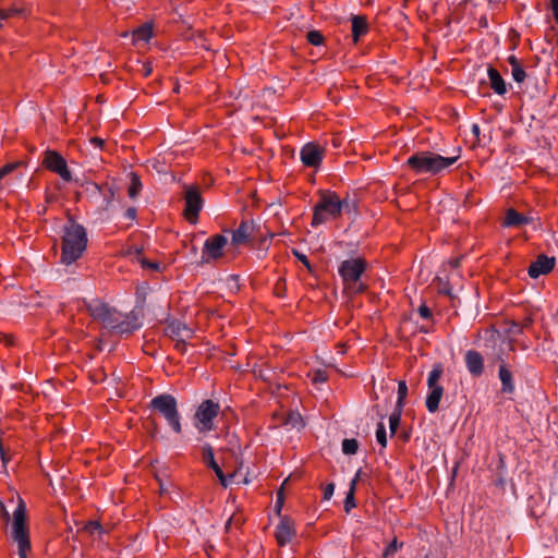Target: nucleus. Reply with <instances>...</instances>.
I'll return each mask as SVG.
<instances>
[{
  "label": "nucleus",
  "instance_id": "nucleus-34",
  "mask_svg": "<svg viewBox=\"0 0 558 558\" xmlns=\"http://www.w3.org/2000/svg\"><path fill=\"white\" fill-rule=\"evenodd\" d=\"M306 39H307V43L313 46H320L325 41L324 35L319 31H316V29L310 31L306 34Z\"/></svg>",
  "mask_w": 558,
  "mask_h": 558
},
{
  "label": "nucleus",
  "instance_id": "nucleus-58",
  "mask_svg": "<svg viewBox=\"0 0 558 558\" xmlns=\"http://www.w3.org/2000/svg\"><path fill=\"white\" fill-rule=\"evenodd\" d=\"M361 477H362V470L360 469V470L355 473L354 477H353V478H352V481H351V483H354V488H355V489H356V484H357V482L361 480Z\"/></svg>",
  "mask_w": 558,
  "mask_h": 558
},
{
  "label": "nucleus",
  "instance_id": "nucleus-31",
  "mask_svg": "<svg viewBox=\"0 0 558 558\" xmlns=\"http://www.w3.org/2000/svg\"><path fill=\"white\" fill-rule=\"evenodd\" d=\"M359 441L355 438H345L342 440V452L348 456H353L359 450Z\"/></svg>",
  "mask_w": 558,
  "mask_h": 558
},
{
  "label": "nucleus",
  "instance_id": "nucleus-9",
  "mask_svg": "<svg viewBox=\"0 0 558 558\" xmlns=\"http://www.w3.org/2000/svg\"><path fill=\"white\" fill-rule=\"evenodd\" d=\"M367 260L364 257L349 258L340 263L339 276L343 286L359 281L367 269Z\"/></svg>",
  "mask_w": 558,
  "mask_h": 558
},
{
  "label": "nucleus",
  "instance_id": "nucleus-4",
  "mask_svg": "<svg viewBox=\"0 0 558 558\" xmlns=\"http://www.w3.org/2000/svg\"><path fill=\"white\" fill-rule=\"evenodd\" d=\"M458 159L459 156L444 157L432 151H418L407 159L404 167L409 168L415 174L428 173L436 175L452 166Z\"/></svg>",
  "mask_w": 558,
  "mask_h": 558
},
{
  "label": "nucleus",
  "instance_id": "nucleus-61",
  "mask_svg": "<svg viewBox=\"0 0 558 558\" xmlns=\"http://www.w3.org/2000/svg\"><path fill=\"white\" fill-rule=\"evenodd\" d=\"M509 325H510V327L507 329V331H508L509 333L519 335V333H518V328H517V327H512L511 322H509Z\"/></svg>",
  "mask_w": 558,
  "mask_h": 558
},
{
  "label": "nucleus",
  "instance_id": "nucleus-59",
  "mask_svg": "<svg viewBox=\"0 0 558 558\" xmlns=\"http://www.w3.org/2000/svg\"><path fill=\"white\" fill-rule=\"evenodd\" d=\"M480 132H481V130H480L478 124H476V123H475V124H473V125H472V133H473L477 138H478V136H480Z\"/></svg>",
  "mask_w": 558,
  "mask_h": 558
},
{
  "label": "nucleus",
  "instance_id": "nucleus-14",
  "mask_svg": "<svg viewBox=\"0 0 558 558\" xmlns=\"http://www.w3.org/2000/svg\"><path fill=\"white\" fill-rule=\"evenodd\" d=\"M32 5L24 1H14L11 5L4 7V0H0V21L10 19H28L32 15Z\"/></svg>",
  "mask_w": 558,
  "mask_h": 558
},
{
  "label": "nucleus",
  "instance_id": "nucleus-26",
  "mask_svg": "<svg viewBox=\"0 0 558 558\" xmlns=\"http://www.w3.org/2000/svg\"><path fill=\"white\" fill-rule=\"evenodd\" d=\"M130 185L128 187V195L130 198H136L142 191V181L136 172H130Z\"/></svg>",
  "mask_w": 558,
  "mask_h": 558
},
{
  "label": "nucleus",
  "instance_id": "nucleus-12",
  "mask_svg": "<svg viewBox=\"0 0 558 558\" xmlns=\"http://www.w3.org/2000/svg\"><path fill=\"white\" fill-rule=\"evenodd\" d=\"M256 225L253 219H242L240 225L230 230L231 244L235 247L241 245H252L255 239Z\"/></svg>",
  "mask_w": 558,
  "mask_h": 558
},
{
  "label": "nucleus",
  "instance_id": "nucleus-24",
  "mask_svg": "<svg viewBox=\"0 0 558 558\" xmlns=\"http://www.w3.org/2000/svg\"><path fill=\"white\" fill-rule=\"evenodd\" d=\"M487 75L490 88L497 95L504 96L508 92V87L499 71L494 66L489 65L487 69Z\"/></svg>",
  "mask_w": 558,
  "mask_h": 558
},
{
  "label": "nucleus",
  "instance_id": "nucleus-53",
  "mask_svg": "<svg viewBox=\"0 0 558 558\" xmlns=\"http://www.w3.org/2000/svg\"><path fill=\"white\" fill-rule=\"evenodd\" d=\"M124 217L130 219L131 221H134L137 217V209L135 207H129L124 211Z\"/></svg>",
  "mask_w": 558,
  "mask_h": 558
},
{
  "label": "nucleus",
  "instance_id": "nucleus-42",
  "mask_svg": "<svg viewBox=\"0 0 558 558\" xmlns=\"http://www.w3.org/2000/svg\"><path fill=\"white\" fill-rule=\"evenodd\" d=\"M293 255L298 258V260H300L305 266V268L308 270V272H311V274L314 272V267L305 254L300 253L296 250H293Z\"/></svg>",
  "mask_w": 558,
  "mask_h": 558
},
{
  "label": "nucleus",
  "instance_id": "nucleus-3",
  "mask_svg": "<svg viewBox=\"0 0 558 558\" xmlns=\"http://www.w3.org/2000/svg\"><path fill=\"white\" fill-rule=\"evenodd\" d=\"M319 199L313 208L311 226L316 228L328 219L336 220L341 217L342 210L349 207L348 199H340L335 191L319 190Z\"/></svg>",
  "mask_w": 558,
  "mask_h": 558
},
{
  "label": "nucleus",
  "instance_id": "nucleus-29",
  "mask_svg": "<svg viewBox=\"0 0 558 558\" xmlns=\"http://www.w3.org/2000/svg\"><path fill=\"white\" fill-rule=\"evenodd\" d=\"M344 291L349 294L356 295L363 294L368 290V284L361 281V279L354 283H350L348 286H343Z\"/></svg>",
  "mask_w": 558,
  "mask_h": 558
},
{
  "label": "nucleus",
  "instance_id": "nucleus-1",
  "mask_svg": "<svg viewBox=\"0 0 558 558\" xmlns=\"http://www.w3.org/2000/svg\"><path fill=\"white\" fill-rule=\"evenodd\" d=\"M88 244V236L85 227L77 222L75 217L66 213V222L63 226L61 236V255L62 264L71 265L82 258Z\"/></svg>",
  "mask_w": 558,
  "mask_h": 558
},
{
  "label": "nucleus",
  "instance_id": "nucleus-49",
  "mask_svg": "<svg viewBox=\"0 0 558 558\" xmlns=\"http://www.w3.org/2000/svg\"><path fill=\"white\" fill-rule=\"evenodd\" d=\"M333 490H335L333 483H329V484L325 485L323 487V499L329 500L331 498V496L333 495Z\"/></svg>",
  "mask_w": 558,
  "mask_h": 558
},
{
  "label": "nucleus",
  "instance_id": "nucleus-32",
  "mask_svg": "<svg viewBox=\"0 0 558 558\" xmlns=\"http://www.w3.org/2000/svg\"><path fill=\"white\" fill-rule=\"evenodd\" d=\"M355 492L354 483H350L349 492L347 493L345 499H344V511L349 513L353 508L356 507L355 502Z\"/></svg>",
  "mask_w": 558,
  "mask_h": 558
},
{
  "label": "nucleus",
  "instance_id": "nucleus-21",
  "mask_svg": "<svg viewBox=\"0 0 558 558\" xmlns=\"http://www.w3.org/2000/svg\"><path fill=\"white\" fill-rule=\"evenodd\" d=\"M532 222V218L527 217L517 209L510 207L506 210L504 221L501 226L504 228H520L522 226L529 225Z\"/></svg>",
  "mask_w": 558,
  "mask_h": 558
},
{
  "label": "nucleus",
  "instance_id": "nucleus-28",
  "mask_svg": "<svg viewBox=\"0 0 558 558\" xmlns=\"http://www.w3.org/2000/svg\"><path fill=\"white\" fill-rule=\"evenodd\" d=\"M402 411L403 409L395 407L393 412L389 416V429L391 436H393L397 433V429L401 421Z\"/></svg>",
  "mask_w": 558,
  "mask_h": 558
},
{
  "label": "nucleus",
  "instance_id": "nucleus-37",
  "mask_svg": "<svg viewBox=\"0 0 558 558\" xmlns=\"http://www.w3.org/2000/svg\"><path fill=\"white\" fill-rule=\"evenodd\" d=\"M376 439H377V442L383 447V448H386L387 446V434H386V428H385V425L384 423L379 422L377 424V429H376Z\"/></svg>",
  "mask_w": 558,
  "mask_h": 558
},
{
  "label": "nucleus",
  "instance_id": "nucleus-10",
  "mask_svg": "<svg viewBox=\"0 0 558 558\" xmlns=\"http://www.w3.org/2000/svg\"><path fill=\"white\" fill-rule=\"evenodd\" d=\"M185 206L183 215L190 223H196L203 208V197L198 186H190L184 195Z\"/></svg>",
  "mask_w": 558,
  "mask_h": 558
},
{
  "label": "nucleus",
  "instance_id": "nucleus-15",
  "mask_svg": "<svg viewBox=\"0 0 558 558\" xmlns=\"http://www.w3.org/2000/svg\"><path fill=\"white\" fill-rule=\"evenodd\" d=\"M296 535L295 522L289 515H280V521L276 527L275 538L279 547H284Z\"/></svg>",
  "mask_w": 558,
  "mask_h": 558
},
{
  "label": "nucleus",
  "instance_id": "nucleus-38",
  "mask_svg": "<svg viewBox=\"0 0 558 558\" xmlns=\"http://www.w3.org/2000/svg\"><path fill=\"white\" fill-rule=\"evenodd\" d=\"M0 459L5 468L8 463L11 461V454L9 453V449L4 447L3 444V432L0 430Z\"/></svg>",
  "mask_w": 558,
  "mask_h": 558
},
{
  "label": "nucleus",
  "instance_id": "nucleus-35",
  "mask_svg": "<svg viewBox=\"0 0 558 558\" xmlns=\"http://www.w3.org/2000/svg\"><path fill=\"white\" fill-rule=\"evenodd\" d=\"M533 323L534 319L532 316L524 317L520 323L511 320L512 327L518 328V333H523V330L531 328Z\"/></svg>",
  "mask_w": 558,
  "mask_h": 558
},
{
  "label": "nucleus",
  "instance_id": "nucleus-5",
  "mask_svg": "<svg viewBox=\"0 0 558 558\" xmlns=\"http://www.w3.org/2000/svg\"><path fill=\"white\" fill-rule=\"evenodd\" d=\"M11 537L19 546V557L27 558L32 549L29 527L27 524L26 505L23 499H19L17 507L13 512Z\"/></svg>",
  "mask_w": 558,
  "mask_h": 558
},
{
  "label": "nucleus",
  "instance_id": "nucleus-16",
  "mask_svg": "<svg viewBox=\"0 0 558 558\" xmlns=\"http://www.w3.org/2000/svg\"><path fill=\"white\" fill-rule=\"evenodd\" d=\"M325 149L316 143H307L301 149V160L305 167L318 168L323 161Z\"/></svg>",
  "mask_w": 558,
  "mask_h": 558
},
{
  "label": "nucleus",
  "instance_id": "nucleus-64",
  "mask_svg": "<svg viewBox=\"0 0 558 558\" xmlns=\"http://www.w3.org/2000/svg\"><path fill=\"white\" fill-rule=\"evenodd\" d=\"M480 25H481V26H485V27H486V26H487V21H486V19L481 20V21H480Z\"/></svg>",
  "mask_w": 558,
  "mask_h": 558
},
{
  "label": "nucleus",
  "instance_id": "nucleus-39",
  "mask_svg": "<svg viewBox=\"0 0 558 558\" xmlns=\"http://www.w3.org/2000/svg\"><path fill=\"white\" fill-rule=\"evenodd\" d=\"M403 546V543H398L397 537H395L389 545L385 548L383 553V558H387L389 556L395 555L399 548Z\"/></svg>",
  "mask_w": 558,
  "mask_h": 558
},
{
  "label": "nucleus",
  "instance_id": "nucleus-52",
  "mask_svg": "<svg viewBox=\"0 0 558 558\" xmlns=\"http://www.w3.org/2000/svg\"><path fill=\"white\" fill-rule=\"evenodd\" d=\"M0 515L1 519L8 523L11 520L10 513L8 512L4 504L0 500Z\"/></svg>",
  "mask_w": 558,
  "mask_h": 558
},
{
  "label": "nucleus",
  "instance_id": "nucleus-55",
  "mask_svg": "<svg viewBox=\"0 0 558 558\" xmlns=\"http://www.w3.org/2000/svg\"><path fill=\"white\" fill-rule=\"evenodd\" d=\"M89 142H90L95 147H97V148H99V149H104L105 141H104L102 138L95 136V137H92V138L89 140Z\"/></svg>",
  "mask_w": 558,
  "mask_h": 558
},
{
  "label": "nucleus",
  "instance_id": "nucleus-27",
  "mask_svg": "<svg viewBox=\"0 0 558 558\" xmlns=\"http://www.w3.org/2000/svg\"><path fill=\"white\" fill-rule=\"evenodd\" d=\"M133 36L137 41H148L153 36V26L145 23L133 32Z\"/></svg>",
  "mask_w": 558,
  "mask_h": 558
},
{
  "label": "nucleus",
  "instance_id": "nucleus-57",
  "mask_svg": "<svg viewBox=\"0 0 558 558\" xmlns=\"http://www.w3.org/2000/svg\"><path fill=\"white\" fill-rule=\"evenodd\" d=\"M143 71H144V76L145 77L149 76L151 71H153V68H151L150 63H144L143 64Z\"/></svg>",
  "mask_w": 558,
  "mask_h": 558
},
{
  "label": "nucleus",
  "instance_id": "nucleus-19",
  "mask_svg": "<svg viewBox=\"0 0 558 558\" xmlns=\"http://www.w3.org/2000/svg\"><path fill=\"white\" fill-rule=\"evenodd\" d=\"M466 369L473 377H481L484 374V357L476 350H468L464 354Z\"/></svg>",
  "mask_w": 558,
  "mask_h": 558
},
{
  "label": "nucleus",
  "instance_id": "nucleus-46",
  "mask_svg": "<svg viewBox=\"0 0 558 558\" xmlns=\"http://www.w3.org/2000/svg\"><path fill=\"white\" fill-rule=\"evenodd\" d=\"M417 312L423 319L430 320L433 323V312L425 303L420 305Z\"/></svg>",
  "mask_w": 558,
  "mask_h": 558
},
{
  "label": "nucleus",
  "instance_id": "nucleus-18",
  "mask_svg": "<svg viewBox=\"0 0 558 558\" xmlns=\"http://www.w3.org/2000/svg\"><path fill=\"white\" fill-rule=\"evenodd\" d=\"M202 461L203 463L210 470H213L218 477L220 484L223 487L228 486V480L222 471V469L219 466V464L215 460V453L214 448L206 444L202 449Z\"/></svg>",
  "mask_w": 558,
  "mask_h": 558
},
{
  "label": "nucleus",
  "instance_id": "nucleus-47",
  "mask_svg": "<svg viewBox=\"0 0 558 558\" xmlns=\"http://www.w3.org/2000/svg\"><path fill=\"white\" fill-rule=\"evenodd\" d=\"M298 422L302 423V416L298 412L290 411L287 415L284 424H292L295 426Z\"/></svg>",
  "mask_w": 558,
  "mask_h": 558
},
{
  "label": "nucleus",
  "instance_id": "nucleus-40",
  "mask_svg": "<svg viewBox=\"0 0 558 558\" xmlns=\"http://www.w3.org/2000/svg\"><path fill=\"white\" fill-rule=\"evenodd\" d=\"M511 74H512L513 80L517 83H523L526 78V72H525L524 68L522 66V64L512 69Z\"/></svg>",
  "mask_w": 558,
  "mask_h": 558
},
{
  "label": "nucleus",
  "instance_id": "nucleus-48",
  "mask_svg": "<svg viewBox=\"0 0 558 558\" xmlns=\"http://www.w3.org/2000/svg\"><path fill=\"white\" fill-rule=\"evenodd\" d=\"M327 380H328V376L325 371L317 369L314 373L313 383H315V384L326 383Z\"/></svg>",
  "mask_w": 558,
  "mask_h": 558
},
{
  "label": "nucleus",
  "instance_id": "nucleus-44",
  "mask_svg": "<svg viewBox=\"0 0 558 558\" xmlns=\"http://www.w3.org/2000/svg\"><path fill=\"white\" fill-rule=\"evenodd\" d=\"M22 166H24L23 161H13L5 163L4 166L0 167V169L4 175H8Z\"/></svg>",
  "mask_w": 558,
  "mask_h": 558
},
{
  "label": "nucleus",
  "instance_id": "nucleus-43",
  "mask_svg": "<svg viewBox=\"0 0 558 558\" xmlns=\"http://www.w3.org/2000/svg\"><path fill=\"white\" fill-rule=\"evenodd\" d=\"M145 428L151 438H155L159 432V427L155 418H147V425Z\"/></svg>",
  "mask_w": 558,
  "mask_h": 558
},
{
  "label": "nucleus",
  "instance_id": "nucleus-51",
  "mask_svg": "<svg viewBox=\"0 0 558 558\" xmlns=\"http://www.w3.org/2000/svg\"><path fill=\"white\" fill-rule=\"evenodd\" d=\"M186 347H187V344H186V342H185V340H184V339H178V340H175L174 349H175L179 353H181V354H185V352H186Z\"/></svg>",
  "mask_w": 558,
  "mask_h": 558
},
{
  "label": "nucleus",
  "instance_id": "nucleus-45",
  "mask_svg": "<svg viewBox=\"0 0 558 558\" xmlns=\"http://www.w3.org/2000/svg\"><path fill=\"white\" fill-rule=\"evenodd\" d=\"M84 530L86 532L90 533V534H94L96 532H98V533H102L104 532L102 525L98 521H89V522H87L85 524Z\"/></svg>",
  "mask_w": 558,
  "mask_h": 558
},
{
  "label": "nucleus",
  "instance_id": "nucleus-50",
  "mask_svg": "<svg viewBox=\"0 0 558 558\" xmlns=\"http://www.w3.org/2000/svg\"><path fill=\"white\" fill-rule=\"evenodd\" d=\"M548 9L553 12V17L555 22L558 24V0H549L547 3Z\"/></svg>",
  "mask_w": 558,
  "mask_h": 558
},
{
  "label": "nucleus",
  "instance_id": "nucleus-22",
  "mask_svg": "<svg viewBox=\"0 0 558 558\" xmlns=\"http://www.w3.org/2000/svg\"><path fill=\"white\" fill-rule=\"evenodd\" d=\"M497 360L501 362L498 372V376L501 381V392L511 395L514 392V381L512 373L500 354L497 355Z\"/></svg>",
  "mask_w": 558,
  "mask_h": 558
},
{
  "label": "nucleus",
  "instance_id": "nucleus-54",
  "mask_svg": "<svg viewBox=\"0 0 558 558\" xmlns=\"http://www.w3.org/2000/svg\"><path fill=\"white\" fill-rule=\"evenodd\" d=\"M142 266L147 269L159 270V264L147 259L142 260Z\"/></svg>",
  "mask_w": 558,
  "mask_h": 558
},
{
  "label": "nucleus",
  "instance_id": "nucleus-60",
  "mask_svg": "<svg viewBox=\"0 0 558 558\" xmlns=\"http://www.w3.org/2000/svg\"><path fill=\"white\" fill-rule=\"evenodd\" d=\"M432 330H433L432 326L428 327V326L423 325V326L420 327V331L423 332V333H428Z\"/></svg>",
  "mask_w": 558,
  "mask_h": 558
},
{
  "label": "nucleus",
  "instance_id": "nucleus-23",
  "mask_svg": "<svg viewBox=\"0 0 558 558\" xmlns=\"http://www.w3.org/2000/svg\"><path fill=\"white\" fill-rule=\"evenodd\" d=\"M89 185L93 187L94 191H97L104 199L105 203V209H108V207L112 204V202L116 198L118 189L113 183L105 182V183H96L90 182Z\"/></svg>",
  "mask_w": 558,
  "mask_h": 558
},
{
  "label": "nucleus",
  "instance_id": "nucleus-13",
  "mask_svg": "<svg viewBox=\"0 0 558 558\" xmlns=\"http://www.w3.org/2000/svg\"><path fill=\"white\" fill-rule=\"evenodd\" d=\"M228 244V239L223 234H214L209 236L203 247V260H217L223 257V248Z\"/></svg>",
  "mask_w": 558,
  "mask_h": 558
},
{
  "label": "nucleus",
  "instance_id": "nucleus-56",
  "mask_svg": "<svg viewBox=\"0 0 558 558\" xmlns=\"http://www.w3.org/2000/svg\"><path fill=\"white\" fill-rule=\"evenodd\" d=\"M507 62L511 65V70L514 69L515 66L522 64L521 61L513 54H511L507 58Z\"/></svg>",
  "mask_w": 558,
  "mask_h": 558
},
{
  "label": "nucleus",
  "instance_id": "nucleus-62",
  "mask_svg": "<svg viewBox=\"0 0 558 558\" xmlns=\"http://www.w3.org/2000/svg\"><path fill=\"white\" fill-rule=\"evenodd\" d=\"M450 264H451V266H452V267H456V268H457V267H459V265H460V259H459V258H456V259L451 260V262H450Z\"/></svg>",
  "mask_w": 558,
  "mask_h": 558
},
{
  "label": "nucleus",
  "instance_id": "nucleus-6",
  "mask_svg": "<svg viewBox=\"0 0 558 558\" xmlns=\"http://www.w3.org/2000/svg\"><path fill=\"white\" fill-rule=\"evenodd\" d=\"M149 408L165 417L175 434L182 433L181 416L177 399L170 393H161L153 398Z\"/></svg>",
  "mask_w": 558,
  "mask_h": 558
},
{
  "label": "nucleus",
  "instance_id": "nucleus-7",
  "mask_svg": "<svg viewBox=\"0 0 558 558\" xmlns=\"http://www.w3.org/2000/svg\"><path fill=\"white\" fill-rule=\"evenodd\" d=\"M221 412L220 404L211 399L203 400L194 413L195 427L199 433L214 429V420Z\"/></svg>",
  "mask_w": 558,
  "mask_h": 558
},
{
  "label": "nucleus",
  "instance_id": "nucleus-20",
  "mask_svg": "<svg viewBox=\"0 0 558 558\" xmlns=\"http://www.w3.org/2000/svg\"><path fill=\"white\" fill-rule=\"evenodd\" d=\"M351 32L353 43H359L360 39L366 36L369 32V24L367 16L364 14L352 15L351 19Z\"/></svg>",
  "mask_w": 558,
  "mask_h": 558
},
{
  "label": "nucleus",
  "instance_id": "nucleus-36",
  "mask_svg": "<svg viewBox=\"0 0 558 558\" xmlns=\"http://www.w3.org/2000/svg\"><path fill=\"white\" fill-rule=\"evenodd\" d=\"M274 294L277 298H284L287 295V282L286 279L280 277L274 287Z\"/></svg>",
  "mask_w": 558,
  "mask_h": 558
},
{
  "label": "nucleus",
  "instance_id": "nucleus-30",
  "mask_svg": "<svg viewBox=\"0 0 558 558\" xmlns=\"http://www.w3.org/2000/svg\"><path fill=\"white\" fill-rule=\"evenodd\" d=\"M244 523L245 518L243 517L242 513H233L226 522L225 531L226 533H229L232 526L240 529Z\"/></svg>",
  "mask_w": 558,
  "mask_h": 558
},
{
  "label": "nucleus",
  "instance_id": "nucleus-11",
  "mask_svg": "<svg viewBox=\"0 0 558 558\" xmlns=\"http://www.w3.org/2000/svg\"><path fill=\"white\" fill-rule=\"evenodd\" d=\"M43 166L47 170L59 174L63 181H72V174L68 168L66 160L58 151L47 149L44 153Z\"/></svg>",
  "mask_w": 558,
  "mask_h": 558
},
{
  "label": "nucleus",
  "instance_id": "nucleus-2",
  "mask_svg": "<svg viewBox=\"0 0 558 558\" xmlns=\"http://www.w3.org/2000/svg\"><path fill=\"white\" fill-rule=\"evenodd\" d=\"M87 311L94 320L114 333L131 335L140 328L135 317L122 314L105 302L96 301L87 306Z\"/></svg>",
  "mask_w": 558,
  "mask_h": 558
},
{
  "label": "nucleus",
  "instance_id": "nucleus-33",
  "mask_svg": "<svg viewBox=\"0 0 558 558\" xmlns=\"http://www.w3.org/2000/svg\"><path fill=\"white\" fill-rule=\"evenodd\" d=\"M408 396V386L404 380H400L398 384V399L396 403V408H404L405 399Z\"/></svg>",
  "mask_w": 558,
  "mask_h": 558
},
{
  "label": "nucleus",
  "instance_id": "nucleus-63",
  "mask_svg": "<svg viewBox=\"0 0 558 558\" xmlns=\"http://www.w3.org/2000/svg\"><path fill=\"white\" fill-rule=\"evenodd\" d=\"M399 437H400V438H402V439H403V441H408V440H409V438H410V436H409V434H408V433H403V434H401Z\"/></svg>",
  "mask_w": 558,
  "mask_h": 558
},
{
  "label": "nucleus",
  "instance_id": "nucleus-25",
  "mask_svg": "<svg viewBox=\"0 0 558 558\" xmlns=\"http://www.w3.org/2000/svg\"><path fill=\"white\" fill-rule=\"evenodd\" d=\"M191 329L179 319H171L167 322L166 335L173 340L182 339L183 335H190Z\"/></svg>",
  "mask_w": 558,
  "mask_h": 558
},
{
  "label": "nucleus",
  "instance_id": "nucleus-8",
  "mask_svg": "<svg viewBox=\"0 0 558 558\" xmlns=\"http://www.w3.org/2000/svg\"><path fill=\"white\" fill-rule=\"evenodd\" d=\"M444 374V366L441 363H437L433 366L428 378H427V387L428 393L426 397L425 405L428 412L435 413L439 409L440 400L444 396V387L439 384V379Z\"/></svg>",
  "mask_w": 558,
  "mask_h": 558
},
{
  "label": "nucleus",
  "instance_id": "nucleus-41",
  "mask_svg": "<svg viewBox=\"0 0 558 558\" xmlns=\"http://www.w3.org/2000/svg\"><path fill=\"white\" fill-rule=\"evenodd\" d=\"M284 504V492L283 487H281L276 495V501H275V512L277 515H281V510Z\"/></svg>",
  "mask_w": 558,
  "mask_h": 558
},
{
  "label": "nucleus",
  "instance_id": "nucleus-17",
  "mask_svg": "<svg viewBox=\"0 0 558 558\" xmlns=\"http://www.w3.org/2000/svg\"><path fill=\"white\" fill-rule=\"evenodd\" d=\"M556 265L555 257H548L545 254H541L534 262L531 263L527 269V274L531 278L536 279L542 275L549 274Z\"/></svg>",
  "mask_w": 558,
  "mask_h": 558
}]
</instances>
